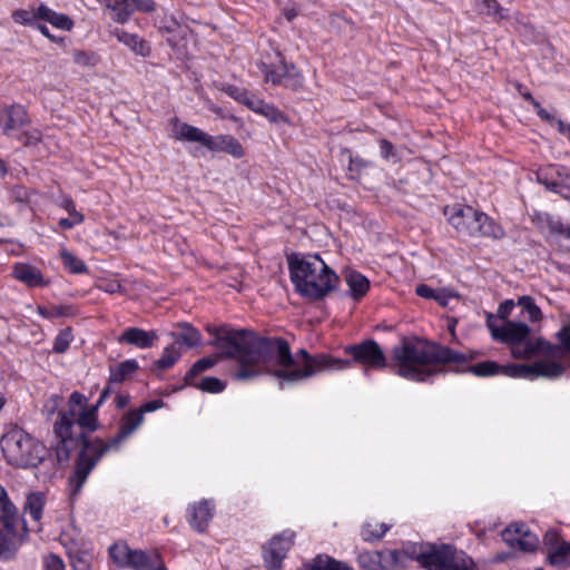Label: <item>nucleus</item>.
<instances>
[{"mask_svg":"<svg viewBox=\"0 0 570 570\" xmlns=\"http://www.w3.org/2000/svg\"><path fill=\"white\" fill-rule=\"evenodd\" d=\"M224 91L233 97L235 100H237V97L239 96V94H244L245 90H240L239 88L235 87V86H227Z\"/></svg>","mask_w":570,"mask_h":570,"instance_id":"338daca9","label":"nucleus"},{"mask_svg":"<svg viewBox=\"0 0 570 570\" xmlns=\"http://www.w3.org/2000/svg\"><path fill=\"white\" fill-rule=\"evenodd\" d=\"M465 362V355L440 345H423L403 340L393 348L395 371L400 376L409 380L424 381L433 374L431 366L436 364Z\"/></svg>","mask_w":570,"mask_h":570,"instance_id":"f03ea898","label":"nucleus"},{"mask_svg":"<svg viewBox=\"0 0 570 570\" xmlns=\"http://www.w3.org/2000/svg\"><path fill=\"white\" fill-rule=\"evenodd\" d=\"M518 305L527 312L530 321L535 322L542 317L540 308L535 305L534 299L531 296L524 295L519 297Z\"/></svg>","mask_w":570,"mask_h":570,"instance_id":"79ce46f5","label":"nucleus"},{"mask_svg":"<svg viewBox=\"0 0 570 570\" xmlns=\"http://www.w3.org/2000/svg\"><path fill=\"white\" fill-rule=\"evenodd\" d=\"M173 135L175 139L189 142H199L206 147L209 135L186 122L174 121Z\"/></svg>","mask_w":570,"mask_h":570,"instance_id":"412c9836","label":"nucleus"},{"mask_svg":"<svg viewBox=\"0 0 570 570\" xmlns=\"http://www.w3.org/2000/svg\"><path fill=\"white\" fill-rule=\"evenodd\" d=\"M480 7L482 13L493 18L495 21L510 17L508 9L503 8L497 0H480Z\"/></svg>","mask_w":570,"mask_h":570,"instance_id":"f704fd0d","label":"nucleus"},{"mask_svg":"<svg viewBox=\"0 0 570 570\" xmlns=\"http://www.w3.org/2000/svg\"><path fill=\"white\" fill-rule=\"evenodd\" d=\"M419 560L428 570H471L473 566L470 558L450 546L422 554Z\"/></svg>","mask_w":570,"mask_h":570,"instance_id":"9b49d317","label":"nucleus"},{"mask_svg":"<svg viewBox=\"0 0 570 570\" xmlns=\"http://www.w3.org/2000/svg\"><path fill=\"white\" fill-rule=\"evenodd\" d=\"M503 541L513 549L532 552L538 547V538L525 524L513 523L502 531Z\"/></svg>","mask_w":570,"mask_h":570,"instance_id":"4468645a","label":"nucleus"},{"mask_svg":"<svg viewBox=\"0 0 570 570\" xmlns=\"http://www.w3.org/2000/svg\"><path fill=\"white\" fill-rule=\"evenodd\" d=\"M487 326L493 340L507 344L514 358H530L541 347V341L529 338L530 327L522 322L499 321L492 314L487 316Z\"/></svg>","mask_w":570,"mask_h":570,"instance_id":"39448f33","label":"nucleus"},{"mask_svg":"<svg viewBox=\"0 0 570 570\" xmlns=\"http://www.w3.org/2000/svg\"><path fill=\"white\" fill-rule=\"evenodd\" d=\"M37 311L45 318H55V317H60V316L67 315L66 306H50V307L38 306Z\"/></svg>","mask_w":570,"mask_h":570,"instance_id":"8fccbe9b","label":"nucleus"},{"mask_svg":"<svg viewBox=\"0 0 570 570\" xmlns=\"http://www.w3.org/2000/svg\"><path fill=\"white\" fill-rule=\"evenodd\" d=\"M190 385L207 393H220L226 387L223 381L213 376L203 377L200 381H195V384Z\"/></svg>","mask_w":570,"mask_h":570,"instance_id":"a19ab883","label":"nucleus"},{"mask_svg":"<svg viewBox=\"0 0 570 570\" xmlns=\"http://www.w3.org/2000/svg\"><path fill=\"white\" fill-rule=\"evenodd\" d=\"M87 399L83 394L79 392H72L69 397V409L68 411H63L59 413V419L53 425V432L59 440L56 445V453L58 460L67 461L70 456V445L75 442V440L81 436V433L73 432L76 426V409L86 407Z\"/></svg>","mask_w":570,"mask_h":570,"instance_id":"1a4fd4ad","label":"nucleus"},{"mask_svg":"<svg viewBox=\"0 0 570 570\" xmlns=\"http://www.w3.org/2000/svg\"><path fill=\"white\" fill-rule=\"evenodd\" d=\"M570 557V542L563 541L560 544H557L553 550H549L548 560L549 563L553 567L558 568H568L570 563L568 562V558Z\"/></svg>","mask_w":570,"mask_h":570,"instance_id":"2f4dec72","label":"nucleus"},{"mask_svg":"<svg viewBox=\"0 0 570 570\" xmlns=\"http://www.w3.org/2000/svg\"><path fill=\"white\" fill-rule=\"evenodd\" d=\"M12 277L29 287L45 286L46 282L41 272L29 264L17 263L12 268Z\"/></svg>","mask_w":570,"mask_h":570,"instance_id":"aec40b11","label":"nucleus"},{"mask_svg":"<svg viewBox=\"0 0 570 570\" xmlns=\"http://www.w3.org/2000/svg\"><path fill=\"white\" fill-rule=\"evenodd\" d=\"M72 57L75 63L81 67H94L99 61L98 56L90 51L75 50Z\"/></svg>","mask_w":570,"mask_h":570,"instance_id":"37998d69","label":"nucleus"},{"mask_svg":"<svg viewBox=\"0 0 570 570\" xmlns=\"http://www.w3.org/2000/svg\"><path fill=\"white\" fill-rule=\"evenodd\" d=\"M448 222L462 235L471 237L502 238L504 232L487 214L474 209L472 206L453 205L444 208Z\"/></svg>","mask_w":570,"mask_h":570,"instance_id":"423d86ee","label":"nucleus"},{"mask_svg":"<svg viewBox=\"0 0 570 570\" xmlns=\"http://www.w3.org/2000/svg\"><path fill=\"white\" fill-rule=\"evenodd\" d=\"M161 406H163V401L155 400V401H150V402L142 404L139 409H137V411L141 412V415L144 416L145 413L156 411V410L160 409Z\"/></svg>","mask_w":570,"mask_h":570,"instance_id":"680f3d73","label":"nucleus"},{"mask_svg":"<svg viewBox=\"0 0 570 570\" xmlns=\"http://www.w3.org/2000/svg\"><path fill=\"white\" fill-rule=\"evenodd\" d=\"M259 69L263 72L266 82L283 85L286 88L294 90L299 89L303 86L304 79L301 72L293 63H287L283 58L281 59L278 67L261 62Z\"/></svg>","mask_w":570,"mask_h":570,"instance_id":"f8f14e48","label":"nucleus"},{"mask_svg":"<svg viewBox=\"0 0 570 570\" xmlns=\"http://www.w3.org/2000/svg\"><path fill=\"white\" fill-rule=\"evenodd\" d=\"M2 452L12 465L37 466L47 455L46 446L23 430H13L1 441Z\"/></svg>","mask_w":570,"mask_h":570,"instance_id":"6e6552de","label":"nucleus"},{"mask_svg":"<svg viewBox=\"0 0 570 570\" xmlns=\"http://www.w3.org/2000/svg\"><path fill=\"white\" fill-rule=\"evenodd\" d=\"M37 16L62 30H71L73 27L72 20L68 16L58 13L43 4L38 8Z\"/></svg>","mask_w":570,"mask_h":570,"instance_id":"a878e982","label":"nucleus"},{"mask_svg":"<svg viewBox=\"0 0 570 570\" xmlns=\"http://www.w3.org/2000/svg\"><path fill=\"white\" fill-rule=\"evenodd\" d=\"M345 281L350 288L351 295L355 299L363 297L370 288L368 279L355 271L346 272Z\"/></svg>","mask_w":570,"mask_h":570,"instance_id":"bb28decb","label":"nucleus"},{"mask_svg":"<svg viewBox=\"0 0 570 570\" xmlns=\"http://www.w3.org/2000/svg\"><path fill=\"white\" fill-rule=\"evenodd\" d=\"M213 517V505L204 500L190 509L189 523L198 532L205 531Z\"/></svg>","mask_w":570,"mask_h":570,"instance_id":"b1692460","label":"nucleus"},{"mask_svg":"<svg viewBox=\"0 0 570 570\" xmlns=\"http://www.w3.org/2000/svg\"><path fill=\"white\" fill-rule=\"evenodd\" d=\"M258 100H259L258 98H255L254 96H250L247 91H245L244 94H239V96L237 97V101L244 104L250 110L254 109L252 104L258 102Z\"/></svg>","mask_w":570,"mask_h":570,"instance_id":"0e129e2a","label":"nucleus"},{"mask_svg":"<svg viewBox=\"0 0 570 570\" xmlns=\"http://www.w3.org/2000/svg\"><path fill=\"white\" fill-rule=\"evenodd\" d=\"M45 507V495L41 492H33L27 497L24 512L29 513L35 521H40Z\"/></svg>","mask_w":570,"mask_h":570,"instance_id":"72a5a7b5","label":"nucleus"},{"mask_svg":"<svg viewBox=\"0 0 570 570\" xmlns=\"http://www.w3.org/2000/svg\"><path fill=\"white\" fill-rule=\"evenodd\" d=\"M469 371L476 376L504 375L509 377L534 379L544 376L559 377L563 374V365L553 361H539L533 364L500 365L494 361H484L470 366Z\"/></svg>","mask_w":570,"mask_h":570,"instance_id":"0eeeda50","label":"nucleus"},{"mask_svg":"<svg viewBox=\"0 0 570 570\" xmlns=\"http://www.w3.org/2000/svg\"><path fill=\"white\" fill-rule=\"evenodd\" d=\"M179 327L181 328V332L177 335L173 334L176 344L181 342L187 347H195L200 344L202 335L198 330L187 323L180 324Z\"/></svg>","mask_w":570,"mask_h":570,"instance_id":"473e14b6","label":"nucleus"},{"mask_svg":"<svg viewBox=\"0 0 570 570\" xmlns=\"http://www.w3.org/2000/svg\"><path fill=\"white\" fill-rule=\"evenodd\" d=\"M32 13L27 10H17L12 13L14 22L20 24H27L32 21Z\"/></svg>","mask_w":570,"mask_h":570,"instance_id":"4d7b16f0","label":"nucleus"},{"mask_svg":"<svg viewBox=\"0 0 570 570\" xmlns=\"http://www.w3.org/2000/svg\"><path fill=\"white\" fill-rule=\"evenodd\" d=\"M115 35L118 41L129 47L134 52L141 56L149 55V46L144 39L139 38L137 35L128 33L124 30H117Z\"/></svg>","mask_w":570,"mask_h":570,"instance_id":"c85d7f7f","label":"nucleus"},{"mask_svg":"<svg viewBox=\"0 0 570 570\" xmlns=\"http://www.w3.org/2000/svg\"><path fill=\"white\" fill-rule=\"evenodd\" d=\"M179 357L180 351L177 347L176 343H174L164 350L161 357L158 361H156L155 365L159 370H166L171 367Z\"/></svg>","mask_w":570,"mask_h":570,"instance_id":"ea45409f","label":"nucleus"},{"mask_svg":"<svg viewBox=\"0 0 570 570\" xmlns=\"http://www.w3.org/2000/svg\"><path fill=\"white\" fill-rule=\"evenodd\" d=\"M60 257L65 268H67L72 274H83L87 273L88 268L83 261L75 256L72 253L67 250L66 248H61Z\"/></svg>","mask_w":570,"mask_h":570,"instance_id":"4c0bfd02","label":"nucleus"},{"mask_svg":"<svg viewBox=\"0 0 570 570\" xmlns=\"http://www.w3.org/2000/svg\"><path fill=\"white\" fill-rule=\"evenodd\" d=\"M157 338V333L154 331L147 332L138 327H130L122 333L119 341L139 348H148L154 345Z\"/></svg>","mask_w":570,"mask_h":570,"instance_id":"5701e85b","label":"nucleus"},{"mask_svg":"<svg viewBox=\"0 0 570 570\" xmlns=\"http://www.w3.org/2000/svg\"><path fill=\"white\" fill-rule=\"evenodd\" d=\"M161 28H164L169 35H171L168 38V43L171 47H178L179 45L176 36L185 37L187 33V28L181 27L175 20H170L169 24L163 26Z\"/></svg>","mask_w":570,"mask_h":570,"instance_id":"a18cd8bd","label":"nucleus"},{"mask_svg":"<svg viewBox=\"0 0 570 570\" xmlns=\"http://www.w3.org/2000/svg\"><path fill=\"white\" fill-rule=\"evenodd\" d=\"M207 331L215 336L212 345L217 348V361L234 358L237 380H248L268 373L283 382L297 383L327 370L350 367L348 360L333 358L326 354L314 356L302 348L294 356L287 341L276 337H261L246 330H230L225 326Z\"/></svg>","mask_w":570,"mask_h":570,"instance_id":"f257e3e1","label":"nucleus"},{"mask_svg":"<svg viewBox=\"0 0 570 570\" xmlns=\"http://www.w3.org/2000/svg\"><path fill=\"white\" fill-rule=\"evenodd\" d=\"M144 422L141 412L131 410L124 414L120 420L117 434L105 442L101 439L86 441L80 449L73 474L69 479L72 495L77 494L86 482L89 473L97 462L110 449L117 448L121 441L132 434Z\"/></svg>","mask_w":570,"mask_h":570,"instance_id":"7ed1b4c3","label":"nucleus"},{"mask_svg":"<svg viewBox=\"0 0 570 570\" xmlns=\"http://www.w3.org/2000/svg\"><path fill=\"white\" fill-rule=\"evenodd\" d=\"M47 570H65L63 561L56 554H49L45 560Z\"/></svg>","mask_w":570,"mask_h":570,"instance_id":"5fc2aeb1","label":"nucleus"},{"mask_svg":"<svg viewBox=\"0 0 570 570\" xmlns=\"http://www.w3.org/2000/svg\"><path fill=\"white\" fill-rule=\"evenodd\" d=\"M346 352L353 356L354 361L372 368H383L386 360L383 351L375 341H366L358 345H352Z\"/></svg>","mask_w":570,"mask_h":570,"instance_id":"2eb2a0df","label":"nucleus"},{"mask_svg":"<svg viewBox=\"0 0 570 570\" xmlns=\"http://www.w3.org/2000/svg\"><path fill=\"white\" fill-rule=\"evenodd\" d=\"M114 11V20L119 23L126 22L135 11L131 0H99Z\"/></svg>","mask_w":570,"mask_h":570,"instance_id":"cd10ccee","label":"nucleus"},{"mask_svg":"<svg viewBox=\"0 0 570 570\" xmlns=\"http://www.w3.org/2000/svg\"><path fill=\"white\" fill-rule=\"evenodd\" d=\"M27 124L28 115L22 106L13 105L0 112V126L7 136H12L13 131L19 130Z\"/></svg>","mask_w":570,"mask_h":570,"instance_id":"a211bd4d","label":"nucleus"},{"mask_svg":"<svg viewBox=\"0 0 570 570\" xmlns=\"http://www.w3.org/2000/svg\"><path fill=\"white\" fill-rule=\"evenodd\" d=\"M379 145H380V154H381L382 158H384L387 161H392L394 164L400 161L401 158H400L394 145L391 141H389L386 139H381L379 141Z\"/></svg>","mask_w":570,"mask_h":570,"instance_id":"c03bdc74","label":"nucleus"},{"mask_svg":"<svg viewBox=\"0 0 570 570\" xmlns=\"http://www.w3.org/2000/svg\"><path fill=\"white\" fill-rule=\"evenodd\" d=\"M558 338L561 347V356L567 358L570 365V324L564 325L558 332Z\"/></svg>","mask_w":570,"mask_h":570,"instance_id":"49530a36","label":"nucleus"},{"mask_svg":"<svg viewBox=\"0 0 570 570\" xmlns=\"http://www.w3.org/2000/svg\"><path fill=\"white\" fill-rule=\"evenodd\" d=\"M289 272L296 291L313 301L324 298L338 283V276L318 255L291 259Z\"/></svg>","mask_w":570,"mask_h":570,"instance_id":"20e7f679","label":"nucleus"},{"mask_svg":"<svg viewBox=\"0 0 570 570\" xmlns=\"http://www.w3.org/2000/svg\"><path fill=\"white\" fill-rule=\"evenodd\" d=\"M389 529L385 523L371 521L363 525L361 535L365 541H374L381 539Z\"/></svg>","mask_w":570,"mask_h":570,"instance_id":"58836bf2","label":"nucleus"},{"mask_svg":"<svg viewBox=\"0 0 570 570\" xmlns=\"http://www.w3.org/2000/svg\"><path fill=\"white\" fill-rule=\"evenodd\" d=\"M98 405H92L90 407H83L79 413H76V426L73 432L81 433V436L77 438L72 445L70 446V452L76 448L79 441L81 442V448L83 443L87 441L85 439V432H94L98 428Z\"/></svg>","mask_w":570,"mask_h":570,"instance_id":"f3484780","label":"nucleus"},{"mask_svg":"<svg viewBox=\"0 0 570 570\" xmlns=\"http://www.w3.org/2000/svg\"><path fill=\"white\" fill-rule=\"evenodd\" d=\"M21 520L14 525V529H6V533L0 531V558L10 559L20 547L22 539L19 534Z\"/></svg>","mask_w":570,"mask_h":570,"instance_id":"4be33fe9","label":"nucleus"},{"mask_svg":"<svg viewBox=\"0 0 570 570\" xmlns=\"http://www.w3.org/2000/svg\"><path fill=\"white\" fill-rule=\"evenodd\" d=\"M71 563L75 570H87L89 568L88 560L82 556L71 557Z\"/></svg>","mask_w":570,"mask_h":570,"instance_id":"e2e57ef3","label":"nucleus"},{"mask_svg":"<svg viewBox=\"0 0 570 570\" xmlns=\"http://www.w3.org/2000/svg\"><path fill=\"white\" fill-rule=\"evenodd\" d=\"M305 567L308 570H354L348 564L337 561L328 556H317Z\"/></svg>","mask_w":570,"mask_h":570,"instance_id":"7c9ffc66","label":"nucleus"},{"mask_svg":"<svg viewBox=\"0 0 570 570\" xmlns=\"http://www.w3.org/2000/svg\"><path fill=\"white\" fill-rule=\"evenodd\" d=\"M41 137V132L38 129H33L23 132L20 139L22 140L24 146H33L40 142Z\"/></svg>","mask_w":570,"mask_h":570,"instance_id":"603ef678","label":"nucleus"},{"mask_svg":"<svg viewBox=\"0 0 570 570\" xmlns=\"http://www.w3.org/2000/svg\"><path fill=\"white\" fill-rule=\"evenodd\" d=\"M540 183L552 191L559 193L570 199V170L562 166H551L544 178L539 177Z\"/></svg>","mask_w":570,"mask_h":570,"instance_id":"dca6fc26","label":"nucleus"},{"mask_svg":"<svg viewBox=\"0 0 570 570\" xmlns=\"http://www.w3.org/2000/svg\"><path fill=\"white\" fill-rule=\"evenodd\" d=\"M62 207L69 213L70 217L75 218L76 222H83L85 217L76 209V205L72 199H65Z\"/></svg>","mask_w":570,"mask_h":570,"instance_id":"6e6d98bb","label":"nucleus"},{"mask_svg":"<svg viewBox=\"0 0 570 570\" xmlns=\"http://www.w3.org/2000/svg\"><path fill=\"white\" fill-rule=\"evenodd\" d=\"M357 562L361 568L365 570H373L380 562V553L370 551L362 552L357 557Z\"/></svg>","mask_w":570,"mask_h":570,"instance_id":"09e8293b","label":"nucleus"},{"mask_svg":"<svg viewBox=\"0 0 570 570\" xmlns=\"http://www.w3.org/2000/svg\"><path fill=\"white\" fill-rule=\"evenodd\" d=\"M38 30L47 38H49L51 41L53 42H58V41H61L62 38H59L57 39L55 36H52L50 32H49V29L47 26L45 24H38Z\"/></svg>","mask_w":570,"mask_h":570,"instance_id":"774afa93","label":"nucleus"},{"mask_svg":"<svg viewBox=\"0 0 570 570\" xmlns=\"http://www.w3.org/2000/svg\"><path fill=\"white\" fill-rule=\"evenodd\" d=\"M562 542L563 540L559 538V534L556 531L550 530L544 535V543L548 547V551L553 550V548H556L557 544H560Z\"/></svg>","mask_w":570,"mask_h":570,"instance_id":"13d9d810","label":"nucleus"},{"mask_svg":"<svg viewBox=\"0 0 570 570\" xmlns=\"http://www.w3.org/2000/svg\"><path fill=\"white\" fill-rule=\"evenodd\" d=\"M82 222H76L75 218L70 217V218H61L59 220V226L62 228V229H70L72 228L75 225H79L81 224Z\"/></svg>","mask_w":570,"mask_h":570,"instance_id":"69168bd1","label":"nucleus"},{"mask_svg":"<svg viewBox=\"0 0 570 570\" xmlns=\"http://www.w3.org/2000/svg\"><path fill=\"white\" fill-rule=\"evenodd\" d=\"M513 307H514V302L512 299H507V301L502 302L499 305L498 311H497V316H494V317L498 318L499 321H509L508 316L512 312Z\"/></svg>","mask_w":570,"mask_h":570,"instance_id":"3c124183","label":"nucleus"},{"mask_svg":"<svg viewBox=\"0 0 570 570\" xmlns=\"http://www.w3.org/2000/svg\"><path fill=\"white\" fill-rule=\"evenodd\" d=\"M71 341H72L71 331L69 328L61 331L55 338L53 351L56 353H65L68 350Z\"/></svg>","mask_w":570,"mask_h":570,"instance_id":"de8ad7c7","label":"nucleus"},{"mask_svg":"<svg viewBox=\"0 0 570 570\" xmlns=\"http://www.w3.org/2000/svg\"><path fill=\"white\" fill-rule=\"evenodd\" d=\"M206 148L212 151H225L235 158H242L245 153L239 141L229 135L213 137L209 135Z\"/></svg>","mask_w":570,"mask_h":570,"instance_id":"6ab92c4d","label":"nucleus"},{"mask_svg":"<svg viewBox=\"0 0 570 570\" xmlns=\"http://www.w3.org/2000/svg\"><path fill=\"white\" fill-rule=\"evenodd\" d=\"M0 521L4 529L12 530L19 522L16 507L9 500L7 491L0 484Z\"/></svg>","mask_w":570,"mask_h":570,"instance_id":"393cba45","label":"nucleus"},{"mask_svg":"<svg viewBox=\"0 0 570 570\" xmlns=\"http://www.w3.org/2000/svg\"><path fill=\"white\" fill-rule=\"evenodd\" d=\"M254 107L253 111L264 116L272 122H279L285 120V116L275 106L265 102L259 99L258 102L252 104Z\"/></svg>","mask_w":570,"mask_h":570,"instance_id":"c9c22d12","label":"nucleus"},{"mask_svg":"<svg viewBox=\"0 0 570 570\" xmlns=\"http://www.w3.org/2000/svg\"><path fill=\"white\" fill-rule=\"evenodd\" d=\"M456 298V295L448 289L440 288L435 294L434 301H436L441 306L446 307L450 301Z\"/></svg>","mask_w":570,"mask_h":570,"instance_id":"864d4df0","label":"nucleus"},{"mask_svg":"<svg viewBox=\"0 0 570 570\" xmlns=\"http://www.w3.org/2000/svg\"><path fill=\"white\" fill-rule=\"evenodd\" d=\"M138 370V363L135 360H127L118 365L110 367L109 384H119L126 381Z\"/></svg>","mask_w":570,"mask_h":570,"instance_id":"c756f323","label":"nucleus"},{"mask_svg":"<svg viewBox=\"0 0 570 570\" xmlns=\"http://www.w3.org/2000/svg\"><path fill=\"white\" fill-rule=\"evenodd\" d=\"M217 356H208L202 360H198L191 368L185 375L186 384H195V379L203 373L204 371L213 367L217 363Z\"/></svg>","mask_w":570,"mask_h":570,"instance_id":"e433bc0d","label":"nucleus"},{"mask_svg":"<svg viewBox=\"0 0 570 570\" xmlns=\"http://www.w3.org/2000/svg\"><path fill=\"white\" fill-rule=\"evenodd\" d=\"M135 11L150 12L155 10V2L153 0H131Z\"/></svg>","mask_w":570,"mask_h":570,"instance_id":"bf43d9fd","label":"nucleus"},{"mask_svg":"<svg viewBox=\"0 0 570 570\" xmlns=\"http://www.w3.org/2000/svg\"><path fill=\"white\" fill-rule=\"evenodd\" d=\"M109 557L119 568L132 570H167L160 553L155 550H134L126 542H116L108 549Z\"/></svg>","mask_w":570,"mask_h":570,"instance_id":"9d476101","label":"nucleus"},{"mask_svg":"<svg viewBox=\"0 0 570 570\" xmlns=\"http://www.w3.org/2000/svg\"><path fill=\"white\" fill-rule=\"evenodd\" d=\"M295 533L286 530L281 534L274 535L263 548L265 566L268 570H277L286 553L294 544Z\"/></svg>","mask_w":570,"mask_h":570,"instance_id":"ddd939ff","label":"nucleus"},{"mask_svg":"<svg viewBox=\"0 0 570 570\" xmlns=\"http://www.w3.org/2000/svg\"><path fill=\"white\" fill-rule=\"evenodd\" d=\"M415 292L420 297L434 299L438 289L431 288L422 284L416 287Z\"/></svg>","mask_w":570,"mask_h":570,"instance_id":"052dcab7","label":"nucleus"}]
</instances>
